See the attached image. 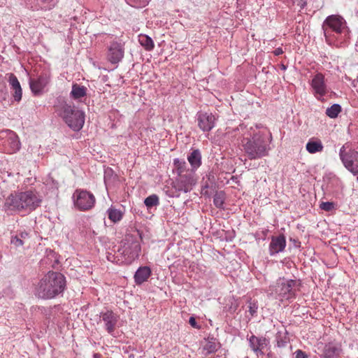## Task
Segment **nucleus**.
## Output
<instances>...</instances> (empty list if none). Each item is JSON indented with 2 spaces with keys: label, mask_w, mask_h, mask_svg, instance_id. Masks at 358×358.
Masks as SVG:
<instances>
[{
  "label": "nucleus",
  "mask_w": 358,
  "mask_h": 358,
  "mask_svg": "<svg viewBox=\"0 0 358 358\" xmlns=\"http://www.w3.org/2000/svg\"><path fill=\"white\" fill-rule=\"evenodd\" d=\"M42 198L33 189L15 191L4 199L2 210L8 215L29 213L41 206Z\"/></svg>",
  "instance_id": "nucleus-1"
},
{
  "label": "nucleus",
  "mask_w": 358,
  "mask_h": 358,
  "mask_svg": "<svg viewBox=\"0 0 358 358\" xmlns=\"http://www.w3.org/2000/svg\"><path fill=\"white\" fill-rule=\"evenodd\" d=\"M241 145L250 159H257L267 156L270 150L266 134L257 126L247 129L243 134Z\"/></svg>",
  "instance_id": "nucleus-2"
},
{
  "label": "nucleus",
  "mask_w": 358,
  "mask_h": 358,
  "mask_svg": "<svg viewBox=\"0 0 358 358\" xmlns=\"http://www.w3.org/2000/svg\"><path fill=\"white\" fill-rule=\"evenodd\" d=\"M322 29L329 44L338 45L349 38V29L345 19L341 15L328 16L322 24Z\"/></svg>",
  "instance_id": "nucleus-3"
},
{
  "label": "nucleus",
  "mask_w": 358,
  "mask_h": 358,
  "mask_svg": "<svg viewBox=\"0 0 358 358\" xmlns=\"http://www.w3.org/2000/svg\"><path fill=\"white\" fill-rule=\"evenodd\" d=\"M65 287V278L62 273L49 271L36 285L35 294L38 298L50 299L62 293Z\"/></svg>",
  "instance_id": "nucleus-4"
},
{
  "label": "nucleus",
  "mask_w": 358,
  "mask_h": 358,
  "mask_svg": "<svg viewBox=\"0 0 358 358\" xmlns=\"http://www.w3.org/2000/svg\"><path fill=\"white\" fill-rule=\"evenodd\" d=\"M55 112L73 131H80L85 123V113L74 106L62 101L55 106Z\"/></svg>",
  "instance_id": "nucleus-5"
},
{
  "label": "nucleus",
  "mask_w": 358,
  "mask_h": 358,
  "mask_svg": "<svg viewBox=\"0 0 358 358\" xmlns=\"http://www.w3.org/2000/svg\"><path fill=\"white\" fill-rule=\"evenodd\" d=\"M339 157L346 169L353 175L358 174V148H352L346 143L340 149Z\"/></svg>",
  "instance_id": "nucleus-6"
},
{
  "label": "nucleus",
  "mask_w": 358,
  "mask_h": 358,
  "mask_svg": "<svg viewBox=\"0 0 358 358\" xmlns=\"http://www.w3.org/2000/svg\"><path fill=\"white\" fill-rule=\"evenodd\" d=\"M300 286L299 280L282 278L278 281L275 291L280 297L288 300L296 297Z\"/></svg>",
  "instance_id": "nucleus-7"
},
{
  "label": "nucleus",
  "mask_w": 358,
  "mask_h": 358,
  "mask_svg": "<svg viewBox=\"0 0 358 358\" xmlns=\"http://www.w3.org/2000/svg\"><path fill=\"white\" fill-rule=\"evenodd\" d=\"M73 203L75 207L81 211H86L92 209L95 204L96 199L92 193L84 190L76 189L73 194Z\"/></svg>",
  "instance_id": "nucleus-8"
},
{
  "label": "nucleus",
  "mask_w": 358,
  "mask_h": 358,
  "mask_svg": "<svg viewBox=\"0 0 358 358\" xmlns=\"http://www.w3.org/2000/svg\"><path fill=\"white\" fill-rule=\"evenodd\" d=\"M249 346L257 356H262L270 350V340L265 336H257L254 334L248 336Z\"/></svg>",
  "instance_id": "nucleus-9"
},
{
  "label": "nucleus",
  "mask_w": 358,
  "mask_h": 358,
  "mask_svg": "<svg viewBox=\"0 0 358 358\" xmlns=\"http://www.w3.org/2000/svg\"><path fill=\"white\" fill-rule=\"evenodd\" d=\"M310 86L315 97L323 101V97L329 92L324 76L322 73H317L311 80Z\"/></svg>",
  "instance_id": "nucleus-10"
},
{
  "label": "nucleus",
  "mask_w": 358,
  "mask_h": 358,
  "mask_svg": "<svg viewBox=\"0 0 358 358\" xmlns=\"http://www.w3.org/2000/svg\"><path fill=\"white\" fill-rule=\"evenodd\" d=\"M195 184L194 172L190 171H186L185 174L178 176L174 182L173 187L178 192H189Z\"/></svg>",
  "instance_id": "nucleus-11"
},
{
  "label": "nucleus",
  "mask_w": 358,
  "mask_h": 358,
  "mask_svg": "<svg viewBox=\"0 0 358 358\" xmlns=\"http://www.w3.org/2000/svg\"><path fill=\"white\" fill-rule=\"evenodd\" d=\"M141 252V245L137 241L129 244H124L123 248L118 250V252L123 257L122 262L126 264H131L138 258Z\"/></svg>",
  "instance_id": "nucleus-12"
},
{
  "label": "nucleus",
  "mask_w": 358,
  "mask_h": 358,
  "mask_svg": "<svg viewBox=\"0 0 358 358\" xmlns=\"http://www.w3.org/2000/svg\"><path fill=\"white\" fill-rule=\"evenodd\" d=\"M100 320L103 322L106 331L109 334L113 335L119 321V315L110 310H107L100 313Z\"/></svg>",
  "instance_id": "nucleus-13"
},
{
  "label": "nucleus",
  "mask_w": 358,
  "mask_h": 358,
  "mask_svg": "<svg viewBox=\"0 0 358 358\" xmlns=\"http://www.w3.org/2000/svg\"><path fill=\"white\" fill-rule=\"evenodd\" d=\"M6 138L4 146L8 153L12 154L18 151L20 148V142L17 134L12 131H6L1 133Z\"/></svg>",
  "instance_id": "nucleus-14"
},
{
  "label": "nucleus",
  "mask_w": 358,
  "mask_h": 358,
  "mask_svg": "<svg viewBox=\"0 0 358 358\" xmlns=\"http://www.w3.org/2000/svg\"><path fill=\"white\" fill-rule=\"evenodd\" d=\"M49 81L50 76L45 73H41L36 78H31L29 79V85L31 92L35 95L41 94Z\"/></svg>",
  "instance_id": "nucleus-15"
},
{
  "label": "nucleus",
  "mask_w": 358,
  "mask_h": 358,
  "mask_svg": "<svg viewBox=\"0 0 358 358\" xmlns=\"http://www.w3.org/2000/svg\"><path fill=\"white\" fill-rule=\"evenodd\" d=\"M124 57V48L121 43L112 41L108 48V59L113 64H117Z\"/></svg>",
  "instance_id": "nucleus-16"
},
{
  "label": "nucleus",
  "mask_w": 358,
  "mask_h": 358,
  "mask_svg": "<svg viewBox=\"0 0 358 358\" xmlns=\"http://www.w3.org/2000/svg\"><path fill=\"white\" fill-rule=\"evenodd\" d=\"M215 120L212 113H201L198 115V125L203 131H210L215 127Z\"/></svg>",
  "instance_id": "nucleus-17"
},
{
  "label": "nucleus",
  "mask_w": 358,
  "mask_h": 358,
  "mask_svg": "<svg viewBox=\"0 0 358 358\" xmlns=\"http://www.w3.org/2000/svg\"><path fill=\"white\" fill-rule=\"evenodd\" d=\"M286 247V239L283 234L272 236L269 244V254L273 256L282 252Z\"/></svg>",
  "instance_id": "nucleus-18"
},
{
  "label": "nucleus",
  "mask_w": 358,
  "mask_h": 358,
  "mask_svg": "<svg viewBox=\"0 0 358 358\" xmlns=\"http://www.w3.org/2000/svg\"><path fill=\"white\" fill-rule=\"evenodd\" d=\"M341 352V346L334 343L325 345L323 350V358H339Z\"/></svg>",
  "instance_id": "nucleus-19"
},
{
  "label": "nucleus",
  "mask_w": 358,
  "mask_h": 358,
  "mask_svg": "<svg viewBox=\"0 0 358 358\" xmlns=\"http://www.w3.org/2000/svg\"><path fill=\"white\" fill-rule=\"evenodd\" d=\"M152 274V271L148 266H141L136 271L134 281L136 285H140L146 282Z\"/></svg>",
  "instance_id": "nucleus-20"
},
{
  "label": "nucleus",
  "mask_w": 358,
  "mask_h": 358,
  "mask_svg": "<svg viewBox=\"0 0 358 358\" xmlns=\"http://www.w3.org/2000/svg\"><path fill=\"white\" fill-rule=\"evenodd\" d=\"M306 150L310 154L320 152L323 150L324 146L320 139L311 138L306 145Z\"/></svg>",
  "instance_id": "nucleus-21"
},
{
  "label": "nucleus",
  "mask_w": 358,
  "mask_h": 358,
  "mask_svg": "<svg viewBox=\"0 0 358 358\" xmlns=\"http://www.w3.org/2000/svg\"><path fill=\"white\" fill-rule=\"evenodd\" d=\"M87 89L83 85L77 83L73 84L70 97L74 100H80L86 96Z\"/></svg>",
  "instance_id": "nucleus-22"
},
{
  "label": "nucleus",
  "mask_w": 358,
  "mask_h": 358,
  "mask_svg": "<svg viewBox=\"0 0 358 358\" xmlns=\"http://www.w3.org/2000/svg\"><path fill=\"white\" fill-rule=\"evenodd\" d=\"M187 160L192 166L191 171L194 172L201 164V155L200 151L199 150H192L188 155Z\"/></svg>",
  "instance_id": "nucleus-23"
},
{
  "label": "nucleus",
  "mask_w": 358,
  "mask_h": 358,
  "mask_svg": "<svg viewBox=\"0 0 358 358\" xmlns=\"http://www.w3.org/2000/svg\"><path fill=\"white\" fill-rule=\"evenodd\" d=\"M107 213L109 220L114 223L120 221L123 217V213L113 206H111L108 209Z\"/></svg>",
  "instance_id": "nucleus-24"
},
{
  "label": "nucleus",
  "mask_w": 358,
  "mask_h": 358,
  "mask_svg": "<svg viewBox=\"0 0 358 358\" xmlns=\"http://www.w3.org/2000/svg\"><path fill=\"white\" fill-rule=\"evenodd\" d=\"M138 41L140 44L147 50L151 51L155 47L152 39L147 35L140 34L138 36Z\"/></svg>",
  "instance_id": "nucleus-25"
},
{
  "label": "nucleus",
  "mask_w": 358,
  "mask_h": 358,
  "mask_svg": "<svg viewBox=\"0 0 358 358\" xmlns=\"http://www.w3.org/2000/svg\"><path fill=\"white\" fill-rule=\"evenodd\" d=\"M219 348V343H216L214 338L208 340L203 348V350L206 352L205 355H208L215 352Z\"/></svg>",
  "instance_id": "nucleus-26"
},
{
  "label": "nucleus",
  "mask_w": 358,
  "mask_h": 358,
  "mask_svg": "<svg viewBox=\"0 0 358 358\" xmlns=\"http://www.w3.org/2000/svg\"><path fill=\"white\" fill-rule=\"evenodd\" d=\"M173 164L176 169L178 176L185 174L186 171H190L191 170L187 169V164L185 161L175 159L173 160Z\"/></svg>",
  "instance_id": "nucleus-27"
},
{
  "label": "nucleus",
  "mask_w": 358,
  "mask_h": 358,
  "mask_svg": "<svg viewBox=\"0 0 358 358\" xmlns=\"http://www.w3.org/2000/svg\"><path fill=\"white\" fill-rule=\"evenodd\" d=\"M342 111V108L339 104L334 103L326 110V115L330 118H336Z\"/></svg>",
  "instance_id": "nucleus-28"
},
{
  "label": "nucleus",
  "mask_w": 358,
  "mask_h": 358,
  "mask_svg": "<svg viewBox=\"0 0 358 358\" xmlns=\"http://www.w3.org/2000/svg\"><path fill=\"white\" fill-rule=\"evenodd\" d=\"M224 194L223 192H216L213 197L214 205L219 208H222L224 202Z\"/></svg>",
  "instance_id": "nucleus-29"
},
{
  "label": "nucleus",
  "mask_w": 358,
  "mask_h": 358,
  "mask_svg": "<svg viewBox=\"0 0 358 358\" xmlns=\"http://www.w3.org/2000/svg\"><path fill=\"white\" fill-rule=\"evenodd\" d=\"M145 205L148 208H152L159 205V197L156 194L148 196L144 201Z\"/></svg>",
  "instance_id": "nucleus-30"
},
{
  "label": "nucleus",
  "mask_w": 358,
  "mask_h": 358,
  "mask_svg": "<svg viewBox=\"0 0 358 358\" xmlns=\"http://www.w3.org/2000/svg\"><path fill=\"white\" fill-rule=\"evenodd\" d=\"M6 76H8V82L13 90L21 87L17 77L13 73H8L6 74Z\"/></svg>",
  "instance_id": "nucleus-31"
},
{
  "label": "nucleus",
  "mask_w": 358,
  "mask_h": 358,
  "mask_svg": "<svg viewBox=\"0 0 358 358\" xmlns=\"http://www.w3.org/2000/svg\"><path fill=\"white\" fill-rule=\"evenodd\" d=\"M127 3L134 8L145 7L150 0H126Z\"/></svg>",
  "instance_id": "nucleus-32"
},
{
  "label": "nucleus",
  "mask_w": 358,
  "mask_h": 358,
  "mask_svg": "<svg viewBox=\"0 0 358 358\" xmlns=\"http://www.w3.org/2000/svg\"><path fill=\"white\" fill-rule=\"evenodd\" d=\"M10 243L15 245L16 248H18L24 245V241L19 237L18 235H15L11 236Z\"/></svg>",
  "instance_id": "nucleus-33"
},
{
  "label": "nucleus",
  "mask_w": 358,
  "mask_h": 358,
  "mask_svg": "<svg viewBox=\"0 0 358 358\" xmlns=\"http://www.w3.org/2000/svg\"><path fill=\"white\" fill-rule=\"evenodd\" d=\"M335 204L333 202H322L321 203L320 207L322 210L325 211H331L334 209Z\"/></svg>",
  "instance_id": "nucleus-34"
},
{
  "label": "nucleus",
  "mask_w": 358,
  "mask_h": 358,
  "mask_svg": "<svg viewBox=\"0 0 358 358\" xmlns=\"http://www.w3.org/2000/svg\"><path fill=\"white\" fill-rule=\"evenodd\" d=\"M13 98L15 99V101L19 102L21 99H22V88H18L17 90H13Z\"/></svg>",
  "instance_id": "nucleus-35"
},
{
  "label": "nucleus",
  "mask_w": 358,
  "mask_h": 358,
  "mask_svg": "<svg viewBox=\"0 0 358 358\" xmlns=\"http://www.w3.org/2000/svg\"><path fill=\"white\" fill-rule=\"evenodd\" d=\"M294 358H308L307 355L301 350H297L295 352Z\"/></svg>",
  "instance_id": "nucleus-36"
},
{
  "label": "nucleus",
  "mask_w": 358,
  "mask_h": 358,
  "mask_svg": "<svg viewBox=\"0 0 358 358\" xmlns=\"http://www.w3.org/2000/svg\"><path fill=\"white\" fill-rule=\"evenodd\" d=\"M189 323L194 328H196L197 329H199L201 328V327L197 324L196 321L194 317H191L189 318Z\"/></svg>",
  "instance_id": "nucleus-37"
},
{
  "label": "nucleus",
  "mask_w": 358,
  "mask_h": 358,
  "mask_svg": "<svg viewBox=\"0 0 358 358\" xmlns=\"http://www.w3.org/2000/svg\"><path fill=\"white\" fill-rule=\"evenodd\" d=\"M301 8H303L306 6V0H293Z\"/></svg>",
  "instance_id": "nucleus-38"
},
{
  "label": "nucleus",
  "mask_w": 358,
  "mask_h": 358,
  "mask_svg": "<svg viewBox=\"0 0 358 358\" xmlns=\"http://www.w3.org/2000/svg\"><path fill=\"white\" fill-rule=\"evenodd\" d=\"M18 236L22 240L27 239L29 238V233L26 231H20Z\"/></svg>",
  "instance_id": "nucleus-39"
},
{
  "label": "nucleus",
  "mask_w": 358,
  "mask_h": 358,
  "mask_svg": "<svg viewBox=\"0 0 358 358\" xmlns=\"http://www.w3.org/2000/svg\"><path fill=\"white\" fill-rule=\"evenodd\" d=\"M284 52L283 50L281 48H278L273 50V54L275 56H278L282 55Z\"/></svg>",
  "instance_id": "nucleus-40"
},
{
  "label": "nucleus",
  "mask_w": 358,
  "mask_h": 358,
  "mask_svg": "<svg viewBox=\"0 0 358 358\" xmlns=\"http://www.w3.org/2000/svg\"><path fill=\"white\" fill-rule=\"evenodd\" d=\"M257 308V307L255 306V304H253V306H252L250 304V312L252 315H253L256 313Z\"/></svg>",
  "instance_id": "nucleus-41"
},
{
  "label": "nucleus",
  "mask_w": 358,
  "mask_h": 358,
  "mask_svg": "<svg viewBox=\"0 0 358 358\" xmlns=\"http://www.w3.org/2000/svg\"><path fill=\"white\" fill-rule=\"evenodd\" d=\"M245 129H246V127H245V126H243L242 124L239 125V127L237 128V129L238 131H243V130Z\"/></svg>",
  "instance_id": "nucleus-42"
},
{
  "label": "nucleus",
  "mask_w": 358,
  "mask_h": 358,
  "mask_svg": "<svg viewBox=\"0 0 358 358\" xmlns=\"http://www.w3.org/2000/svg\"><path fill=\"white\" fill-rule=\"evenodd\" d=\"M93 358H102L101 355L99 353L94 354Z\"/></svg>",
  "instance_id": "nucleus-43"
},
{
  "label": "nucleus",
  "mask_w": 358,
  "mask_h": 358,
  "mask_svg": "<svg viewBox=\"0 0 358 358\" xmlns=\"http://www.w3.org/2000/svg\"><path fill=\"white\" fill-rule=\"evenodd\" d=\"M113 257V255H112L111 254H109L108 256H107V258L109 261H113L112 260V258Z\"/></svg>",
  "instance_id": "nucleus-44"
},
{
  "label": "nucleus",
  "mask_w": 358,
  "mask_h": 358,
  "mask_svg": "<svg viewBox=\"0 0 358 358\" xmlns=\"http://www.w3.org/2000/svg\"><path fill=\"white\" fill-rule=\"evenodd\" d=\"M278 347H282V346H283V344H280V342L278 341Z\"/></svg>",
  "instance_id": "nucleus-45"
},
{
  "label": "nucleus",
  "mask_w": 358,
  "mask_h": 358,
  "mask_svg": "<svg viewBox=\"0 0 358 358\" xmlns=\"http://www.w3.org/2000/svg\"><path fill=\"white\" fill-rule=\"evenodd\" d=\"M357 182H358V174H357Z\"/></svg>",
  "instance_id": "nucleus-46"
}]
</instances>
